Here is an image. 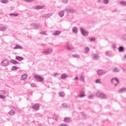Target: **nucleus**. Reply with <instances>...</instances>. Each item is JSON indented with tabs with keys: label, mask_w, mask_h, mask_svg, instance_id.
Instances as JSON below:
<instances>
[{
	"label": "nucleus",
	"mask_w": 126,
	"mask_h": 126,
	"mask_svg": "<svg viewBox=\"0 0 126 126\" xmlns=\"http://www.w3.org/2000/svg\"><path fill=\"white\" fill-rule=\"evenodd\" d=\"M53 52V49L47 48L42 52V54H45V55H49Z\"/></svg>",
	"instance_id": "1"
},
{
	"label": "nucleus",
	"mask_w": 126,
	"mask_h": 126,
	"mask_svg": "<svg viewBox=\"0 0 126 126\" xmlns=\"http://www.w3.org/2000/svg\"><path fill=\"white\" fill-rule=\"evenodd\" d=\"M96 95L97 97H100L101 99H106L107 98V96L104 94L98 92L96 93Z\"/></svg>",
	"instance_id": "2"
},
{
	"label": "nucleus",
	"mask_w": 126,
	"mask_h": 126,
	"mask_svg": "<svg viewBox=\"0 0 126 126\" xmlns=\"http://www.w3.org/2000/svg\"><path fill=\"white\" fill-rule=\"evenodd\" d=\"M34 77L37 81H38L39 82H42V81L44 80V78H43V77L38 75H34Z\"/></svg>",
	"instance_id": "3"
},
{
	"label": "nucleus",
	"mask_w": 126,
	"mask_h": 126,
	"mask_svg": "<svg viewBox=\"0 0 126 126\" xmlns=\"http://www.w3.org/2000/svg\"><path fill=\"white\" fill-rule=\"evenodd\" d=\"M119 80L117 78H112L111 79V83L114 84V86H117V84H119Z\"/></svg>",
	"instance_id": "4"
},
{
	"label": "nucleus",
	"mask_w": 126,
	"mask_h": 126,
	"mask_svg": "<svg viewBox=\"0 0 126 126\" xmlns=\"http://www.w3.org/2000/svg\"><path fill=\"white\" fill-rule=\"evenodd\" d=\"M80 30L81 32V33L82 34V35L85 36V37H86V36H88V32H86L85 30H84L82 28H80Z\"/></svg>",
	"instance_id": "5"
},
{
	"label": "nucleus",
	"mask_w": 126,
	"mask_h": 126,
	"mask_svg": "<svg viewBox=\"0 0 126 126\" xmlns=\"http://www.w3.org/2000/svg\"><path fill=\"white\" fill-rule=\"evenodd\" d=\"M9 63V61H8V60H4L1 63V64L3 66H6V65H8Z\"/></svg>",
	"instance_id": "6"
},
{
	"label": "nucleus",
	"mask_w": 126,
	"mask_h": 126,
	"mask_svg": "<svg viewBox=\"0 0 126 126\" xmlns=\"http://www.w3.org/2000/svg\"><path fill=\"white\" fill-rule=\"evenodd\" d=\"M97 73L98 75L101 76V75H103V74H105V73H107V71L104 70H98L97 71Z\"/></svg>",
	"instance_id": "7"
},
{
	"label": "nucleus",
	"mask_w": 126,
	"mask_h": 126,
	"mask_svg": "<svg viewBox=\"0 0 126 126\" xmlns=\"http://www.w3.org/2000/svg\"><path fill=\"white\" fill-rule=\"evenodd\" d=\"M66 48L67 50H73V46L69 42L67 43Z\"/></svg>",
	"instance_id": "8"
},
{
	"label": "nucleus",
	"mask_w": 126,
	"mask_h": 126,
	"mask_svg": "<svg viewBox=\"0 0 126 126\" xmlns=\"http://www.w3.org/2000/svg\"><path fill=\"white\" fill-rule=\"evenodd\" d=\"M53 13H50L48 14H44L43 15L41 16L40 17H46V18H49L50 16H52Z\"/></svg>",
	"instance_id": "9"
},
{
	"label": "nucleus",
	"mask_w": 126,
	"mask_h": 126,
	"mask_svg": "<svg viewBox=\"0 0 126 126\" xmlns=\"http://www.w3.org/2000/svg\"><path fill=\"white\" fill-rule=\"evenodd\" d=\"M39 107L40 106H39V104H35L32 106V109H33V110H35V111H38V110H39Z\"/></svg>",
	"instance_id": "10"
},
{
	"label": "nucleus",
	"mask_w": 126,
	"mask_h": 126,
	"mask_svg": "<svg viewBox=\"0 0 126 126\" xmlns=\"http://www.w3.org/2000/svg\"><path fill=\"white\" fill-rule=\"evenodd\" d=\"M64 11H65V12L69 13V12H74L75 10L73 9H70V8H67L65 9Z\"/></svg>",
	"instance_id": "11"
},
{
	"label": "nucleus",
	"mask_w": 126,
	"mask_h": 126,
	"mask_svg": "<svg viewBox=\"0 0 126 126\" xmlns=\"http://www.w3.org/2000/svg\"><path fill=\"white\" fill-rule=\"evenodd\" d=\"M64 10H61L59 11L58 14L60 16V17H63V16L64 15Z\"/></svg>",
	"instance_id": "12"
},
{
	"label": "nucleus",
	"mask_w": 126,
	"mask_h": 126,
	"mask_svg": "<svg viewBox=\"0 0 126 126\" xmlns=\"http://www.w3.org/2000/svg\"><path fill=\"white\" fill-rule=\"evenodd\" d=\"M14 50H17V49H20V50H22L23 49V47H22V46L19 45H16L15 47H14L13 48Z\"/></svg>",
	"instance_id": "13"
},
{
	"label": "nucleus",
	"mask_w": 126,
	"mask_h": 126,
	"mask_svg": "<svg viewBox=\"0 0 126 126\" xmlns=\"http://www.w3.org/2000/svg\"><path fill=\"white\" fill-rule=\"evenodd\" d=\"M64 122L65 123H70V122H71V119H70V118L69 117H67L64 118Z\"/></svg>",
	"instance_id": "14"
},
{
	"label": "nucleus",
	"mask_w": 126,
	"mask_h": 126,
	"mask_svg": "<svg viewBox=\"0 0 126 126\" xmlns=\"http://www.w3.org/2000/svg\"><path fill=\"white\" fill-rule=\"evenodd\" d=\"M68 77V76L66 75V74H63L61 76V79H65L66 78H67Z\"/></svg>",
	"instance_id": "15"
},
{
	"label": "nucleus",
	"mask_w": 126,
	"mask_h": 126,
	"mask_svg": "<svg viewBox=\"0 0 126 126\" xmlns=\"http://www.w3.org/2000/svg\"><path fill=\"white\" fill-rule=\"evenodd\" d=\"M61 33H62V32H61L60 31H57L54 33H53V34L54 36H58V35H60V34H61Z\"/></svg>",
	"instance_id": "16"
},
{
	"label": "nucleus",
	"mask_w": 126,
	"mask_h": 126,
	"mask_svg": "<svg viewBox=\"0 0 126 126\" xmlns=\"http://www.w3.org/2000/svg\"><path fill=\"white\" fill-rule=\"evenodd\" d=\"M85 92L84 91H83V90L81 91L80 94L79 96L84 97V96H85Z\"/></svg>",
	"instance_id": "17"
},
{
	"label": "nucleus",
	"mask_w": 126,
	"mask_h": 126,
	"mask_svg": "<svg viewBox=\"0 0 126 126\" xmlns=\"http://www.w3.org/2000/svg\"><path fill=\"white\" fill-rule=\"evenodd\" d=\"M106 56H108V57H112V56H113V54H112V51H107L106 52Z\"/></svg>",
	"instance_id": "18"
},
{
	"label": "nucleus",
	"mask_w": 126,
	"mask_h": 126,
	"mask_svg": "<svg viewBox=\"0 0 126 126\" xmlns=\"http://www.w3.org/2000/svg\"><path fill=\"white\" fill-rule=\"evenodd\" d=\"M10 63H13V64H18V63H18V62L14 60H11L10 61Z\"/></svg>",
	"instance_id": "19"
},
{
	"label": "nucleus",
	"mask_w": 126,
	"mask_h": 126,
	"mask_svg": "<svg viewBox=\"0 0 126 126\" xmlns=\"http://www.w3.org/2000/svg\"><path fill=\"white\" fill-rule=\"evenodd\" d=\"M28 76L27 74H24L22 75L21 79L22 80H26L27 79Z\"/></svg>",
	"instance_id": "20"
},
{
	"label": "nucleus",
	"mask_w": 126,
	"mask_h": 126,
	"mask_svg": "<svg viewBox=\"0 0 126 126\" xmlns=\"http://www.w3.org/2000/svg\"><path fill=\"white\" fill-rule=\"evenodd\" d=\"M93 60H98L99 59V56L97 54H94L93 56Z\"/></svg>",
	"instance_id": "21"
},
{
	"label": "nucleus",
	"mask_w": 126,
	"mask_h": 126,
	"mask_svg": "<svg viewBox=\"0 0 126 126\" xmlns=\"http://www.w3.org/2000/svg\"><path fill=\"white\" fill-rule=\"evenodd\" d=\"M77 28L75 27L72 28V32H74L75 34L77 33Z\"/></svg>",
	"instance_id": "22"
},
{
	"label": "nucleus",
	"mask_w": 126,
	"mask_h": 126,
	"mask_svg": "<svg viewBox=\"0 0 126 126\" xmlns=\"http://www.w3.org/2000/svg\"><path fill=\"white\" fill-rule=\"evenodd\" d=\"M16 60H17V61H19L20 62H21L22 61H23V58L17 56L16 57Z\"/></svg>",
	"instance_id": "23"
},
{
	"label": "nucleus",
	"mask_w": 126,
	"mask_h": 126,
	"mask_svg": "<svg viewBox=\"0 0 126 126\" xmlns=\"http://www.w3.org/2000/svg\"><path fill=\"white\" fill-rule=\"evenodd\" d=\"M126 88H122V89H121L119 91V92L120 93H122L123 92H126Z\"/></svg>",
	"instance_id": "24"
},
{
	"label": "nucleus",
	"mask_w": 126,
	"mask_h": 126,
	"mask_svg": "<svg viewBox=\"0 0 126 126\" xmlns=\"http://www.w3.org/2000/svg\"><path fill=\"white\" fill-rule=\"evenodd\" d=\"M43 7H44V6L38 5L35 7V9H42Z\"/></svg>",
	"instance_id": "25"
},
{
	"label": "nucleus",
	"mask_w": 126,
	"mask_h": 126,
	"mask_svg": "<svg viewBox=\"0 0 126 126\" xmlns=\"http://www.w3.org/2000/svg\"><path fill=\"white\" fill-rule=\"evenodd\" d=\"M8 114L9 115H10V116H13V115H14L15 114L14 111L13 110H12L8 112Z\"/></svg>",
	"instance_id": "26"
},
{
	"label": "nucleus",
	"mask_w": 126,
	"mask_h": 126,
	"mask_svg": "<svg viewBox=\"0 0 126 126\" xmlns=\"http://www.w3.org/2000/svg\"><path fill=\"white\" fill-rule=\"evenodd\" d=\"M5 30H6V27H0V31H5Z\"/></svg>",
	"instance_id": "27"
},
{
	"label": "nucleus",
	"mask_w": 126,
	"mask_h": 126,
	"mask_svg": "<svg viewBox=\"0 0 126 126\" xmlns=\"http://www.w3.org/2000/svg\"><path fill=\"white\" fill-rule=\"evenodd\" d=\"M12 70L14 71V70H17V69H18V67L16 66H13L12 67Z\"/></svg>",
	"instance_id": "28"
},
{
	"label": "nucleus",
	"mask_w": 126,
	"mask_h": 126,
	"mask_svg": "<svg viewBox=\"0 0 126 126\" xmlns=\"http://www.w3.org/2000/svg\"><path fill=\"white\" fill-rule=\"evenodd\" d=\"M120 4L123 6H126V1H121L120 2Z\"/></svg>",
	"instance_id": "29"
},
{
	"label": "nucleus",
	"mask_w": 126,
	"mask_h": 126,
	"mask_svg": "<svg viewBox=\"0 0 126 126\" xmlns=\"http://www.w3.org/2000/svg\"><path fill=\"white\" fill-rule=\"evenodd\" d=\"M124 50H125V48H124V47L123 46H120L119 48V52H123Z\"/></svg>",
	"instance_id": "30"
},
{
	"label": "nucleus",
	"mask_w": 126,
	"mask_h": 126,
	"mask_svg": "<svg viewBox=\"0 0 126 126\" xmlns=\"http://www.w3.org/2000/svg\"><path fill=\"white\" fill-rule=\"evenodd\" d=\"M113 71H114V72H119L120 69L116 67L113 69Z\"/></svg>",
	"instance_id": "31"
},
{
	"label": "nucleus",
	"mask_w": 126,
	"mask_h": 126,
	"mask_svg": "<svg viewBox=\"0 0 126 126\" xmlns=\"http://www.w3.org/2000/svg\"><path fill=\"white\" fill-rule=\"evenodd\" d=\"M59 94V96H60L61 97L64 96V93L63 92H60Z\"/></svg>",
	"instance_id": "32"
},
{
	"label": "nucleus",
	"mask_w": 126,
	"mask_h": 126,
	"mask_svg": "<svg viewBox=\"0 0 126 126\" xmlns=\"http://www.w3.org/2000/svg\"><path fill=\"white\" fill-rule=\"evenodd\" d=\"M40 26H39V25L35 24V27H34V29L37 30V29H39V28H40Z\"/></svg>",
	"instance_id": "33"
},
{
	"label": "nucleus",
	"mask_w": 126,
	"mask_h": 126,
	"mask_svg": "<svg viewBox=\"0 0 126 126\" xmlns=\"http://www.w3.org/2000/svg\"><path fill=\"white\" fill-rule=\"evenodd\" d=\"M1 2L2 3H7V2H8V0H2L1 1Z\"/></svg>",
	"instance_id": "34"
},
{
	"label": "nucleus",
	"mask_w": 126,
	"mask_h": 126,
	"mask_svg": "<svg viewBox=\"0 0 126 126\" xmlns=\"http://www.w3.org/2000/svg\"><path fill=\"white\" fill-rule=\"evenodd\" d=\"M90 41H91V42H94V41H95V38H91V37H90L89 38Z\"/></svg>",
	"instance_id": "35"
},
{
	"label": "nucleus",
	"mask_w": 126,
	"mask_h": 126,
	"mask_svg": "<svg viewBox=\"0 0 126 126\" xmlns=\"http://www.w3.org/2000/svg\"><path fill=\"white\" fill-rule=\"evenodd\" d=\"M108 3H109L108 0H103V3H104V4H108Z\"/></svg>",
	"instance_id": "36"
},
{
	"label": "nucleus",
	"mask_w": 126,
	"mask_h": 126,
	"mask_svg": "<svg viewBox=\"0 0 126 126\" xmlns=\"http://www.w3.org/2000/svg\"><path fill=\"white\" fill-rule=\"evenodd\" d=\"M81 81H83V82H85V80H84V77L83 76H81Z\"/></svg>",
	"instance_id": "37"
},
{
	"label": "nucleus",
	"mask_w": 126,
	"mask_h": 126,
	"mask_svg": "<svg viewBox=\"0 0 126 126\" xmlns=\"http://www.w3.org/2000/svg\"><path fill=\"white\" fill-rule=\"evenodd\" d=\"M95 83L100 84L101 83V79H97L95 80Z\"/></svg>",
	"instance_id": "38"
},
{
	"label": "nucleus",
	"mask_w": 126,
	"mask_h": 126,
	"mask_svg": "<svg viewBox=\"0 0 126 126\" xmlns=\"http://www.w3.org/2000/svg\"><path fill=\"white\" fill-rule=\"evenodd\" d=\"M94 97V95H93V94H91L88 96V98H89V99H93Z\"/></svg>",
	"instance_id": "39"
},
{
	"label": "nucleus",
	"mask_w": 126,
	"mask_h": 126,
	"mask_svg": "<svg viewBox=\"0 0 126 126\" xmlns=\"http://www.w3.org/2000/svg\"><path fill=\"white\" fill-rule=\"evenodd\" d=\"M31 26L32 29H35V27L36 26V24H31Z\"/></svg>",
	"instance_id": "40"
},
{
	"label": "nucleus",
	"mask_w": 126,
	"mask_h": 126,
	"mask_svg": "<svg viewBox=\"0 0 126 126\" xmlns=\"http://www.w3.org/2000/svg\"><path fill=\"white\" fill-rule=\"evenodd\" d=\"M112 49H116V47H117V46L116 45V44L113 43L112 46H111Z\"/></svg>",
	"instance_id": "41"
},
{
	"label": "nucleus",
	"mask_w": 126,
	"mask_h": 126,
	"mask_svg": "<svg viewBox=\"0 0 126 126\" xmlns=\"http://www.w3.org/2000/svg\"><path fill=\"white\" fill-rule=\"evenodd\" d=\"M85 53H88V52H89V48L86 47V48L85 49Z\"/></svg>",
	"instance_id": "42"
},
{
	"label": "nucleus",
	"mask_w": 126,
	"mask_h": 126,
	"mask_svg": "<svg viewBox=\"0 0 126 126\" xmlns=\"http://www.w3.org/2000/svg\"><path fill=\"white\" fill-rule=\"evenodd\" d=\"M63 3H67L68 2V0H62Z\"/></svg>",
	"instance_id": "43"
},
{
	"label": "nucleus",
	"mask_w": 126,
	"mask_h": 126,
	"mask_svg": "<svg viewBox=\"0 0 126 126\" xmlns=\"http://www.w3.org/2000/svg\"><path fill=\"white\" fill-rule=\"evenodd\" d=\"M122 39H123V40H125V41H126V34H124V35L122 36Z\"/></svg>",
	"instance_id": "44"
},
{
	"label": "nucleus",
	"mask_w": 126,
	"mask_h": 126,
	"mask_svg": "<svg viewBox=\"0 0 126 126\" xmlns=\"http://www.w3.org/2000/svg\"><path fill=\"white\" fill-rule=\"evenodd\" d=\"M72 56L74 58H76L77 59L79 58V55H73Z\"/></svg>",
	"instance_id": "45"
},
{
	"label": "nucleus",
	"mask_w": 126,
	"mask_h": 126,
	"mask_svg": "<svg viewBox=\"0 0 126 126\" xmlns=\"http://www.w3.org/2000/svg\"><path fill=\"white\" fill-rule=\"evenodd\" d=\"M62 106L63 108H67V104L66 103H63Z\"/></svg>",
	"instance_id": "46"
},
{
	"label": "nucleus",
	"mask_w": 126,
	"mask_h": 126,
	"mask_svg": "<svg viewBox=\"0 0 126 126\" xmlns=\"http://www.w3.org/2000/svg\"><path fill=\"white\" fill-rule=\"evenodd\" d=\"M12 109H14V110H17L19 113L21 112V110H19V108H15V107H13Z\"/></svg>",
	"instance_id": "47"
},
{
	"label": "nucleus",
	"mask_w": 126,
	"mask_h": 126,
	"mask_svg": "<svg viewBox=\"0 0 126 126\" xmlns=\"http://www.w3.org/2000/svg\"><path fill=\"white\" fill-rule=\"evenodd\" d=\"M12 15H13V16H18V14H14V13H11L10 14V16H11Z\"/></svg>",
	"instance_id": "48"
},
{
	"label": "nucleus",
	"mask_w": 126,
	"mask_h": 126,
	"mask_svg": "<svg viewBox=\"0 0 126 126\" xmlns=\"http://www.w3.org/2000/svg\"><path fill=\"white\" fill-rule=\"evenodd\" d=\"M0 99H5L6 97L4 95H0Z\"/></svg>",
	"instance_id": "49"
},
{
	"label": "nucleus",
	"mask_w": 126,
	"mask_h": 126,
	"mask_svg": "<svg viewBox=\"0 0 126 126\" xmlns=\"http://www.w3.org/2000/svg\"><path fill=\"white\" fill-rule=\"evenodd\" d=\"M31 86H32V87H36V84H35L32 83L31 84Z\"/></svg>",
	"instance_id": "50"
},
{
	"label": "nucleus",
	"mask_w": 126,
	"mask_h": 126,
	"mask_svg": "<svg viewBox=\"0 0 126 126\" xmlns=\"http://www.w3.org/2000/svg\"><path fill=\"white\" fill-rule=\"evenodd\" d=\"M61 126H69L67 124H61L60 125Z\"/></svg>",
	"instance_id": "51"
},
{
	"label": "nucleus",
	"mask_w": 126,
	"mask_h": 126,
	"mask_svg": "<svg viewBox=\"0 0 126 126\" xmlns=\"http://www.w3.org/2000/svg\"><path fill=\"white\" fill-rule=\"evenodd\" d=\"M81 115L82 116H83V117H85V114L84 113H81Z\"/></svg>",
	"instance_id": "52"
},
{
	"label": "nucleus",
	"mask_w": 126,
	"mask_h": 126,
	"mask_svg": "<svg viewBox=\"0 0 126 126\" xmlns=\"http://www.w3.org/2000/svg\"><path fill=\"white\" fill-rule=\"evenodd\" d=\"M77 79H78V77H76L74 79V80H77Z\"/></svg>",
	"instance_id": "53"
},
{
	"label": "nucleus",
	"mask_w": 126,
	"mask_h": 126,
	"mask_svg": "<svg viewBox=\"0 0 126 126\" xmlns=\"http://www.w3.org/2000/svg\"><path fill=\"white\" fill-rule=\"evenodd\" d=\"M35 0H29V2H31Z\"/></svg>",
	"instance_id": "54"
},
{
	"label": "nucleus",
	"mask_w": 126,
	"mask_h": 126,
	"mask_svg": "<svg viewBox=\"0 0 126 126\" xmlns=\"http://www.w3.org/2000/svg\"><path fill=\"white\" fill-rule=\"evenodd\" d=\"M54 74V76H56V75H58V73H55Z\"/></svg>",
	"instance_id": "55"
},
{
	"label": "nucleus",
	"mask_w": 126,
	"mask_h": 126,
	"mask_svg": "<svg viewBox=\"0 0 126 126\" xmlns=\"http://www.w3.org/2000/svg\"><path fill=\"white\" fill-rule=\"evenodd\" d=\"M25 1H26L27 2H29V0H24Z\"/></svg>",
	"instance_id": "56"
},
{
	"label": "nucleus",
	"mask_w": 126,
	"mask_h": 126,
	"mask_svg": "<svg viewBox=\"0 0 126 126\" xmlns=\"http://www.w3.org/2000/svg\"><path fill=\"white\" fill-rule=\"evenodd\" d=\"M40 34H45V32H40Z\"/></svg>",
	"instance_id": "57"
},
{
	"label": "nucleus",
	"mask_w": 126,
	"mask_h": 126,
	"mask_svg": "<svg viewBox=\"0 0 126 126\" xmlns=\"http://www.w3.org/2000/svg\"><path fill=\"white\" fill-rule=\"evenodd\" d=\"M125 58L126 59V55L124 56Z\"/></svg>",
	"instance_id": "58"
},
{
	"label": "nucleus",
	"mask_w": 126,
	"mask_h": 126,
	"mask_svg": "<svg viewBox=\"0 0 126 126\" xmlns=\"http://www.w3.org/2000/svg\"><path fill=\"white\" fill-rule=\"evenodd\" d=\"M125 31H126V28Z\"/></svg>",
	"instance_id": "59"
},
{
	"label": "nucleus",
	"mask_w": 126,
	"mask_h": 126,
	"mask_svg": "<svg viewBox=\"0 0 126 126\" xmlns=\"http://www.w3.org/2000/svg\"><path fill=\"white\" fill-rule=\"evenodd\" d=\"M39 126H41V125H39Z\"/></svg>",
	"instance_id": "60"
}]
</instances>
